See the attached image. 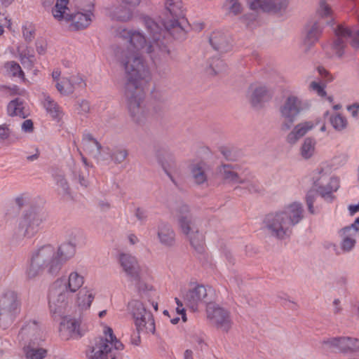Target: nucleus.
Masks as SVG:
<instances>
[{"label": "nucleus", "instance_id": "nucleus-1", "mask_svg": "<svg viewBox=\"0 0 359 359\" xmlns=\"http://www.w3.org/2000/svg\"><path fill=\"white\" fill-rule=\"evenodd\" d=\"M151 41L147 44L145 36L138 31L124 29L121 33V37L129 42L126 50H123L120 54L117 53V58L125 69V97L128 113L133 121L137 124L144 123L147 119V110L144 104V92L141 87L140 81L149 76V68L138 51L145 49L156 64V60L162 57H167V53H162L158 48L149 50L153 45L154 39L153 34L149 31Z\"/></svg>", "mask_w": 359, "mask_h": 359}, {"label": "nucleus", "instance_id": "nucleus-2", "mask_svg": "<svg viewBox=\"0 0 359 359\" xmlns=\"http://www.w3.org/2000/svg\"><path fill=\"white\" fill-rule=\"evenodd\" d=\"M167 15L172 19H167L161 24L147 16L143 22L149 32L154 35V43L148 49L158 48L164 53L169 52L168 43L170 38L184 40L187 37V30L179 20L184 17L182 2L181 0H165Z\"/></svg>", "mask_w": 359, "mask_h": 359}, {"label": "nucleus", "instance_id": "nucleus-3", "mask_svg": "<svg viewBox=\"0 0 359 359\" xmlns=\"http://www.w3.org/2000/svg\"><path fill=\"white\" fill-rule=\"evenodd\" d=\"M75 252V240L61 244L57 251L52 245H44L33 253L30 266L27 270V276L29 278H34L42 274L45 270L51 276H57L64 264Z\"/></svg>", "mask_w": 359, "mask_h": 359}, {"label": "nucleus", "instance_id": "nucleus-4", "mask_svg": "<svg viewBox=\"0 0 359 359\" xmlns=\"http://www.w3.org/2000/svg\"><path fill=\"white\" fill-rule=\"evenodd\" d=\"M304 218L302 203L294 202L283 210L266 214L262 223V229L277 240H285L291 236L292 227Z\"/></svg>", "mask_w": 359, "mask_h": 359}, {"label": "nucleus", "instance_id": "nucleus-5", "mask_svg": "<svg viewBox=\"0 0 359 359\" xmlns=\"http://www.w3.org/2000/svg\"><path fill=\"white\" fill-rule=\"evenodd\" d=\"M86 6L73 8L68 6L69 0H57L52 9V13L57 20L65 19L71 22V27L75 30L83 29L89 26L93 15L94 4L93 0H84Z\"/></svg>", "mask_w": 359, "mask_h": 359}, {"label": "nucleus", "instance_id": "nucleus-6", "mask_svg": "<svg viewBox=\"0 0 359 359\" xmlns=\"http://www.w3.org/2000/svg\"><path fill=\"white\" fill-rule=\"evenodd\" d=\"M129 305L137 330V336H132V344L137 346L140 344V334L155 333V322L152 313L147 310L142 302L133 300Z\"/></svg>", "mask_w": 359, "mask_h": 359}, {"label": "nucleus", "instance_id": "nucleus-7", "mask_svg": "<svg viewBox=\"0 0 359 359\" xmlns=\"http://www.w3.org/2000/svg\"><path fill=\"white\" fill-rule=\"evenodd\" d=\"M46 220V212L39 207L32 206L20 219L15 234L19 237L32 238L39 231L41 225Z\"/></svg>", "mask_w": 359, "mask_h": 359}, {"label": "nucleus", "instance_id": "nucleus-8", "mask_svg": "<svg viewBox=\"0 0 359 359\" xmlns=\"http://www.w3.org/2000/svg\"><path fill=\"white\" fill-rule=\"evenodd\" d=\"M248 5L252 12L246 13L240 18V20L247 27L251 28L258 18V11L278 13L285 11L287 7V0H248Z\"/></svg>", "mask_w": 359, "mask_h": 359}, {"label": "nucleus", "instance_id": "nucleus-9", "mask_svg": "<svg viewBox=\"0 0 359 359\" xmlns=\"http://www.w3.org/2000/svg\"><path fill=\"white\" fill-rule=\"evenodd\" d=\"M22 300L15 291L7 290L0 296V326H11L20 313Z\"/></svg>", "mask_w": 359, "mask_h": 359}, {"label": "nucleus", "instance_id": "nucleus-10", "mask_svg": "<svg viewBox=\"0 0 359 359\" xmlns=\"http://www.w3.org/2000/svg\"><path fill=\"white\" fill-rule=\"evenodd\" d=\"M328 179V176L323 175L319 179L314 181V186L316 187V191L310 190L306 195V203L308 207L309 212L313 215L316 213L313 203L316 201L317 194H318L325 200L332 202L334 199L332 193L337 191L339 187V179L335 177H329V181L326 184L324 182Z\"/></svg>", "mask_w": 359, "mask_h": 359}, {"label": "nucleus", "instance_id": "nucleus-11", "mask_svg": "<svg viewBox=\"0 0 359 359\" xmlns=\"http://www.w3.org/2000/svg\"><path fill=\"white\" fill-rule=\"evenodd\" d=\"M328 179V176L323 175L319 179L314 181V186L316 187V191L310 190L306 195V203L308 207L309 212L313 215L316 213L313 203L316 201L317 194H318L325 200L332 202L334 199L332 193L337 191L339 187V179L335 177H329V181L326 184L324 182Z\"/></svg>", "mask_w": 359, "mask_h": 359}, {"label": "nucleus", "instance_id": "nucleus-12", "mask_svg": "<svg viewBox=\"0 0 359 359\" xmlns=\"http://www.w3.org/2000/svg\"><path fill=\"white\" fill-rule=\"evenodd\" d=\"M178 222L182 231L189 236L191 245L198 253L205 250L204 236L198 230L194 231L193 219L187 205H182L178 210Z\"/></svg>", "mask_w": 359, "mask_h": 359}, {"label": "nucleus", "instance_id": "nucleus-13", "mask_svg": "<svg viewBox=\"0 0 359 359\" xmlns=\"http://www.w3.org/2000/svg\"><path fill=\"white\" fill-rule=\"evenodd\" d=\"M309 107L310 104L306 101H303L297 96H288L280 107L281 117L284 119L281 126L282 130L290 129L297 116Z\"/></svg>", "mask_w": 359, "mask_h": 359}, {"label": "nucleus", "instance_id": "nucleus-14", "mask_svg": "<svg viewBox=\"0 0 359 359\" xmlns=\"http://www.w3.org/2000/svg\"><path fill=\"white\" fill-rule=\"evenodd\" d=\"M62 280H57L49 290L48 305L50 312L60 317L65 314L68 305L73 302L74 297L61 288Z\"/></svg>", "mask_w": 359, "mask_h": 359}, {"label": "nucleus", "instance_id": "nucleus-15", "mask_svg": "<svg viewBox=\"0 0 359 359\" xmlns=\"http://www.w3.org/2000/svg\"><path fill=\"white\" fill-rule=\"evenodd\" d=\"M211 287L207 289L201 284H191L189 290L183 294L184 304L193 311L198 310L201 304H209L212 302Z\"/></svg>", "mask_w": 359, "mask_h": 359}, {"label": "nucleus", "instance_id": "nucleus-16", "mask_svg": "<svg viewBox=\"0 0 359 359\" xmlns=\"http://www.w3.org/2000/svg\"><path fill=\"white\" fill-rule=\"evenodd\" d=\"M337 39L333 41L332 49L336 55L341 58L344 54V49L346 47V39L351 38V46L355 48H359V29L351 31L341 25H339L334 30Z\"/></svg>", "mask_w": 359, "mask_h": 359}, {"label": "nucleus", "instance_id": "nucleus-17", "mask_svg": "<svg viewBox=\"0 0 359 359\" xmlns=\"http://www.w3.org/2000/svg\"><path fill=\"white\" fill-rule=\"evenodd\" d=\"M86 355L88 359H116V353L109 344L107 337H100L90 341Z\"/></svg>", "mask_w": 359, "mask_h": 359}, {"label": "nucleus", "instance_id": "nucleus-18", "mask_svg": "<svg viewBox=\"0 0 359 359\" xmlns=\"http://www.w3.org/2000/svg\"><path fill=\"white\" fill-rule=\"evenodd\" d=\"M118 262L123 271L130 280H140V267L134 256L127 253H121Z\"/></svg>", "mask_w": 359, "mask_h": 359}, {"label": "nucleus", "instance_id": "nucleus-19", "mask_svg": "<svg viewBox=\"0 0 359 359\" xmlns=\"http://www.w3.org/2000/svg\"><path fill=\"white\" fill-rule=\"evenodd\" d=\"M208 318L216 325L225 332L231 328V320L229 312L221 307L208 306L207 309Z\"/></svg>", "mask_w": 359, "mask_h": 359}, {"label": "nucleus", "instance_id": "nucleus-20", "mask_svg": "<svg viewBox=\"0 0 359 359\" xmlns=\"http://www.w3.org/2000/svg\"><path fill=\"white\" fill-rule=\"evenodd\" d=\"M156 156L158 163L161 166L165 173L168 176L172 183L177 185V182L171 174V170L176 168V164L172 155L165 149L156 151Z\"/></svg>", "mask_w": 359, "mask_h": 359}, {"label": "nucleus", "instance_id": "nucleus-21", "mask_svg": "<svg viewBox=\"0 0 359 359\" xmlns=\"http://www.w3.org/2000/svg\"><path fill=\"white\" fill-rule=\"evenodd\" d=\"M251 90L250 102L255 109H261L263 104L271 98V93L265 86H259L254 88L251 87Z\"/></svg>", "mask_w": 359, "mask_h": 359}, {"label": "nucleus", "instance_id": "nucleus-22", "mask_svg": "<svg viewBox=\"0 0 359 359\" xmlns=\"http://www.w3.org/2000/svg\"><path fill=\"white\" fill-rule=\"evenodd\" d=\"M62 280L61 283V288L65 292H68L69 294L74 297V293L76 292L84 283L83 277L76 271L72 272L68 278H60Z\"/></svg>", "mask_w": 359, "mask_h": 359}, {"label": "nucleus", "instance_id": "nucleus-23", "mask_svg": "<svg viewBox=\"0 0 359 359\" xmlns=\"http://www.w3.org/2000/svg\"><path fill=\"white\" fill-rule=\"evenodd\" d=\"M83 149L92 155L93 158L99 160H104L101 157V152L103 148L100 142L89 133H85L82 138Z\"/></svg>", "mask_w": 359, "mask_h": 359}, {"label": "nucleus", "instance_id": "nucleus-24", "mask_svg": "<svg viewBox=\"0 0 359 359\" xmlns=\"http://www.w3.org/2000/svg\"><path fill=\"white\" fill-rule=\"evenodd\" d=\"M209 41L212 47L220 53H226L231 48L228 36L221 31L213 32L209 38Z\"/></svg>", "mask_w": 359, "mask_h": 359}, {"label": "nucleus", "instance_id": "nucleus-25", "mask_svg": "<svg viewBox=\"0 0 359 359\" xmlns=\"http://www.w3.org/2000/svg\"><path fill=\"white\" fill-rule=\"evenodd\" d=\"M80 320L76 318L65 316L60 323V331L67 332L69 337L79 339L83 336L80 330Z\"/></svg>", "mask_w": 359, "mask_h": 359}, {"label": "nucleus", "instance_id": "nucleus-26", "mask_svg": "<svg viewBox=\"0 0 359 359\" xmlns=\"http://www.w3.org/2000/svg\"><path fill=\"white\" fill-rule=\"evenodd\" d=\"M158 237L162 245L165 246H172L175 242V234L168 223L161 222L158 226Z\"/></svg>", "mask_w": 359, "mask_h": 359}, {"label": "nucleus", "instance_id": "nucleus-27", "mask_svg": "<svg viewBox=\"0 0 359 359\" xmlns=\"http://www.w3.org/2000/svg\"><path fill=\"white\" fill-rule=\"evenodd\" d=\"M219 173L222 176V179L228 183L244 184L247 182L246 179H241L238 174L233 170V166L231 164H223L218 168Z\"/></svg>", "mask_w": 359, "mask_h": 359}, {"label": "nucleus", "instance_id": "nucleus-28", "mask_svg": "<svg viewBox=\"0 0 359 359\" xmlns=\"http://www.w3.org/2000/svg\"><path fill=\"white\" fill-rule=\"evenodd\" d=\"M312 128L313 124L310 122H305L297 125L287 135V142L291 144H295L299 139L305 135L306 133Z\"/></svg>", "mask_w": 359, "mask_h": 359}, {"label": "nucleus", "instance_id": "nucleus-29", "mask_svg": "<svg viewBox=\"0 0 359 359\" xmlns=\"http://www.w3.org/2000/svg\"><path fill=\"white\" fill-rule=\"evenodd\" d=\"M132 16L131 9L123 5L114 6L110 10V17L117 21L127 22L131 19Z\"/></svg>", "mask_w": 359, "mask_h": 359}, {"label": "nucleus", "instance_id": "nucleus-30", "mask_svg": "<svg viewBox=\"0 0 359 359\" xmlns=\"http://www.w3.org/2000/svg\"><path fill=\"white\" fill-rule=\"evenodd\" d=\"M323 27L320 22H315L311 27L306 30V35L304 39V43L309 46H311L316 43L323 32Z\"/></svg>", "mask_w": 359, "mask_h": 359}, {"label": "nucleus", "instance_id": "nucleus-31", "mask_svg": "<svg viewBox=\"0 0 359 359\" xmlns=\"http://www.w3.org/2000/svg\"><path fill=\"white\" fill-rule=\"evenodd\" d=\"M24 101L19 97L11 100L7 106L8 114L11 116H18L23 118L27 117V114L24 112L23 107Z\"/></svg>", "mask_w": 359, "mask_h": 359}, {"label": "nucleus", "instance_id": "nucleus-32", "mask_svg": "<svg viewBox=\"0 0 359 359\" xmlns=\"http://www.w3.org/2000/svg\"><path fill=\"white\" fill-rule=\"evenodd\" d=\"M93 299V294L87 290L86 288H83L80 290L76 294V304L82 309H88Z\"/></svg>", "mask_w": 359, "mask_h": 359}, {"label": "nucleus", "instance_id": "nucleus-33", "mask_svg": "<svg viewBox=\"0 0 359 359\" xmlns=\"http://www.w3.org/2000/svg\"><path fill=\"white\" fill-rule=\"evenodd\" d=\"M43 107L53 118H60L62 111L60 106L49 95L44 94Z\"/></svg>", "mask_w": 359, "mask_h": 359}, {"label": "nucleus", "instance_id": "nucleus-34", "mask_svg": "<svg viewBox=\"0 0 359 359\" xmlns=\"http://www.w3.org/2000/svg\"><path fill=\"white\" fill-rule=\"evenodd\" d=\"M223 8L228 14L234 16L240 15L243 10V6L238 0H226Z\"/></svg>", "mask_w": 359, "mask_h": 359}, {"label": "nucleus", "instance_id": "nucleus-35", "mask_svg": "<svg viewBox=\"0 0 359 359\" xmlns=\"http://www.w3.org/2000/svg\"><path fill=\"white\" fill-rule=\"evenodd\" d=\"M191 175L194 182L198 185L204 184L208 180L205 169L198 164L192 167Z\"/></svg>", "mask_w": 359, "mask_h": 359}, {"label": "nucleus", "instance_id": "nucleus-36", "mask_svg": "<svg viewBox=\"0 0 359 359\" xmlns=\"http://www.w3.org/2000/svg\"><path fill=\"white\" fill-rule=\"evenodd\" d=\"M247 182L243 184H246L245 187L237 186L234 188V191H239L243 194L245 191H248L250 194H258L262 191L261 186L259 183L255 180H250L245 178Z\"/></svg>", "mask_w": 359, "mask_h": 359}, {"label": "nucleus", "instance_id": "nucleus-37", "mask_svg": "<svg viewBox=\"0 0 359 359\" xmlns=\"http://www.w3.org/2000/svg\"><path fill=\"white\" fill-rule=\"evenodd\" d=\"M316 141L314 139L307 137L304 140V142L301 147V155L305 158L308 159L311 158L315 150Z\"/></svg>", "mask_w": 359, "mask_h": 359}, {"label": "nucleus", "instance_id": "nucleus-38", "mask_svg": "<svg viewBox=\"0 0 359 359\" xmlns=\"http://www.w3.org/2000/svg\"><path fill=\"white\" fill-rule=\"evenodd\" d=\"M329 121L333 128L337 131L343 130L348 124L346 118L339 114L330 116Z\"/></svg>", "mask_w": 359, "mask_h": 359}, {"label": "nucleus", "instance_id": "nucleus-39", "mask_svg": "<svg viewBox=\"0 0 359 359\" xmlns=\"http://www.w3.org/2000/svg\"><path fill=\"white\" fill-rule=\"evenodd\" d=\"M104 333L105 334V337H107L109 339V344L112 348L116 351L123 350L124 348L123 344L116 338L114 335L113 330L109 327H106Z\"/></svg>", "mask_w": 359, "mask_h": 359}, {"label": "nucleus", "instance_id": "nucleus-40", "mask_svg": "<svg viewBox=\"0 0 359 359\" xmlns=\"http://www.w3.org/2000/svg\"><path fill=\"white\" fill-rule=\"evenodd\" d=\"M128 155V153L126 149L116 147L110 153V158L114 163L119 164L125 161Z\"/></svg>", "mask_w": 359, "mask_h": 359}, {"label": "nucleus", "instance_id": "nucleus-41", "mask_svg": "<svg viewBox=\"0 0 359 359\" xmlns=\"http://www.w3.org/2000/svg\"><path fill=\"white\" fill-rule=\"evenodd\" d=\"M25 351L26 357L30 359H43L47 354V351L42 348H34L27 347Z\"/></svg>", "mask_w": 359, "mask_h": 359}, {"label": "nucleus", "instance_id": "nucleus-42", "mask_svg": "<svg viewBox=\"0 0 359 359\" xmlns=\"http://www.w3.org/2000/svg\"><path fill=\"white\" fill-rule=\"evenodd\" d=\"M55 181L58 187H60L64 194H68L69 191V184L65 177V175L61 172H57L53 174Z\"/></svg>", "mask_w": 359, "mask_h": 359}, {"label": "nucleus", "instance_id": "nucleus-43", "mask_svg": "<svg viewBox=\"0 0 359 359\" xmlns=\"http://www.w3.org/2000/svg\"><path fill=\"white\" fill-rule=\"evenodd\" d=\"M5 68L13 76H24V73L18 63L14 61L8 62L5 64Z\"/></svg>", "mask_w": 359, "mask_h": 359}, {"label": "nucleus", "instance_id": "nucleus-44", "mask_svg": "<svg viewBox=\"0 0 359 359\" xmlns=\"http://www.w3.org/2000/svg\"><path fill=\"white\" fill-rule=\"evenodd\" d=\"M337 337L328 338L321 342V348L324 351H337Z\"/></svg>", "mask_w": 359, "mask_h": 359}, {"label": "nucleus", "instance_id": "nucleus-45", "mask_svg": "<svg viewBox=\"0 0 359 359\" xmlns=\"http://www.w3.org/2000/svg\"><path fill=\"white\" fill-rule=\"evenodd\" d=\"M210 67L214 72V75L224 72L226 69L225 62L219 58H213Z\"/></svg>", "mask_w": 359, "mask_h": 359}, {"label": "nucleus", "instance_id": "nucleus-46", "mask_svg": "<svg viewBox=\"0 0 359 359\" xmlns=\"http://www.w3.org/2000/svg\"><path fill=\"white\" fill-rule=\"evenodd\" d=\"M22 34L25 41H32L35 36V29L31 23H27L22 27Z\"/></svg>", "mask_w": 359, "mask_h": 359}, {"label": "nucleus", "instance_id": "nucleus-47", "mask_svg": "<svg viewBox=\"0 0 359 359\" xmlns=\"http://www.w3.org/2000/svg\"><path fill=\"white\" fill-rule=\"evenodd\" d=\"M318 13L321 18H328L332 14V9L330 6L324 0L320 1L319 8Z\"/></svg>", "mask_w": 359, "mask_h": 359}, {"label": "nucleus", "instance_id": "nucleus-48", "mask_svg": "<svg viewBox=\"0 0 359 359\" xmlns=\"http://www.w3.org/2000/svg\"><path fill=\"white\" fill-rule=\"evenodd\" d=\"M356 244V239L341 238V248L344 252L351 251Z\"/></svg>", "mask_w": 359, "mask_h": 359}, {"label": "nucleus", "instance_id": "nucleus-49", "mask_svg": "<svg viewBox=\"0 0 359 359\" xmlns=\"http://www.w3.org/2000/svg\"><path fill=\"white\" fill-rule=\"evenodd\" d=\"M337 351L341 352L348 351V343L350 341L348 337H337Z\"/></svg>", "mask_w": 359, "mask_h": 359}, {"label": "nucleus", "instance_id": "nucleus-50", "mask_svg": "<svg viewBox=\"0 0 359 359\" xmlns=\"http://www.w3.org/2000/svg\"><path fill=\"white\" fill-rule=\"evenodd\" d=\"M309 88L311 90L315 91L320 97H325L326 95L325 86L318 82L312 81L309 85Z\"/></svg>", "mask_w": 359, "mask_h": 359}, {"label": "nucleus", "instance_id": "nucleus-51", "mask_svg": "<svg viewBox=\"0 0 359 359\" xmlns=\"http://www.w3.org/2000/svg\"><path fill=\"white\" fill-rule=\"evenodd\" d=\"M74 180H77V182L81 184V186L86 188L89 185V182L88 179L81 172L80 170H74L73 172Z\"/></svg>", "mask_w": 359, "mask_h": 359}, {"label": "nucleus", "instance_id": "nucleus-52", "mask_svg": "<svg viewBox=\"0 0 359 359\" xmlns=\"http://www.w3.org/2000/svg\"><path fill=\"white\" fill-rule=\"evenodd\" d=\"M339 233L341 238H349L353 239H355V237L358 234L355 230H353L348 226H345L340 229Z\"/></svg>", "mask_w": 359, "mask_h": 359}, {"label": "nucleus", "instance_id": "nucleus-53", "mask_svg": "<svg viewBox=\"0 0 359 359\" xmlns=\"http://www.w3.org/2000/svg\"><path fill=\"white\" fill-rule=\"evenodd\" d=\"M138 292L142 299L148 297V292L152 291V287L144 283L139 282L137 284Z\"/></svg>", "mask_w": 359, "mask_h": 359}, {"label": "nucleus", "instance_id": "nucleus-54", "mask_svg": "<svg viewBox=\"0 0 359 359\" xmlns=\"http://www.w3.org/2000/svg\"><path fill=\"white\" fill-rule=\"evenodd\" d=\"M90 107L88 101L83 100L79 102V107H77L79 114H86L90 111Z\"/></svg>", "mask_w": 359, "mask_h": 359}, {"label": "nucleus", "instance_id": "nucleus-55", "mask_svg": "<svg viewBox=\"0 0 359 359\" xmlns=\"http://www.w3.org/2000/svg\"><path fill=\"white\" fill-rule=\"evenodd\" d=\"M64 86H65V95L72 94L74 91V86L72 83V81L67 78H63Z\"/></svg>", "mask_w": 359, "mask_h": 359}, {"label": "nucleus", "instance_id": "nucleus-56", "mask_svg": "<svg viewBox=\"0 0 359 359\" xmlns=\"http://www.w3.org/2000/svg\"><path fill=\"white\" fill-rule=\"evenodd\" d=\"M70 79L72 81L73 86H74V88L76 87L85 88L86 86L83 79L79 75L72 76L70 77Z\"/></svg>", "mask_w": 359, "mask_h": 359}, {"label": "nucleus", "instance_id": "nucleus-57", "mask_svg": "<svg viewBox=\"0 0 359 359\" xmlns=\"http://www.w3.org/2000/svg\"><path fill=\"white\" fill-rule=\"evenodd\" d=\"M318 72L319 74L324 79H325L326 81L330 82V81H333L334 77L332 76V75H331L330 73L327 70H326L324 67H318Z\"/></svg>", "mask_w": 359, "mask_h": 359}, {"label": "nucleus", "instance_id": "nucleus-58", "mask_svg": "<svg viewBox=\"0 0 359 359\" xmlns=\"http://www.w3.org/2000/svg\"><path fill=\"white\" fill-rule=\"evenodd\" d=\"M349 341L348 343V351H359V339L355 338L349 337Z\"/></svg>", "mask_w": 359, "mask_h": 359}, {"label": "nucleus", "instance_id": "nucleus-59", "mask_svg": "<svg viewBox=\"0 0 359 359\" xmlns=\"http://www.w3.org/2000/svg\"><path fill=\"white\" fill-rule=\"evenodd\" d=\"M21 62L22 63H25L27 61L30 66H33L34 56L33 55H29V53H26L25 51H23L20 54Z\"/></svg>", "mask_w": 359, "mask_h": 359}, {"label": "nucleus", "instance_id": "nucleus-60", "mask_svg": "<svg viewBox=\"0 0 359 359\" xmlns=\"http://www.w3.org/2000/svg\"><path fill=\"white\" fill-rule=\"evenodd\" d=\"M135 217L141 222H145L147 219V217L146 210H144L140 208H137L135 211Z\"/></svg>", "mask_w": 359, "mask_h": 359}, {"label": "nucleus", "instance_id": "nucleus-61", "mask_svg": "<svg viewBox=\"0 0 359 359\" xmlns=\"http://www.w3.org/2000/svg\"><path fill=\"white\" fill-rule=\"evenodd\" d=\"M22 129L26 133H31L34 130L33 121L31 119L25 120L22 124Z\"/></svg>", "mask_w": 359, "mask_h": 359}, {"label": "nucleus", "instance_id": "nucleus-62", "mask_svg": "<svg viewBox=\"0 0 359 359\" xmlns=\"http://www.w3.org/2000/svg\"><path fill=\"white\" fill-rule=\"evenodd\" d=\"M347 110L351 114L353 117L358 116V112L359 110V104L354 103L352 105H349L347 107Z\"/></svg>", "mask_w": 359, "mask_h": 359}, {"label": "nucleus", "instance_id": "nucleus-63", "mask_svg": "<svg viewBox=\"0 0 359 359\" xmlns=\"http://www.w3.org/2000/svg\"><path fill=\"white\" fill-rule=\"evenodd\" d=\"M196 342L197 344L196 348L203 351L205 347L207 346L206 343H205L204 340L201 337H196Z\"/></svg>", "mask_w": 359, "mask_h": 359}, {"label": "nucleus", "instance_id": "nucleus-64", "mask_svg": "<svg viewBox=\"0 0 359 359\" xmlns=\"http://www.w3.org/2000/svg\"><path fill=\"white\" fill-rule=\"evenodd\" d=\"M347 226L353 230H355V232L359 233V217L355 219L353 224Z\"/></svg>", "mask_w": 359, "mask_h": 359}]
</instances>
